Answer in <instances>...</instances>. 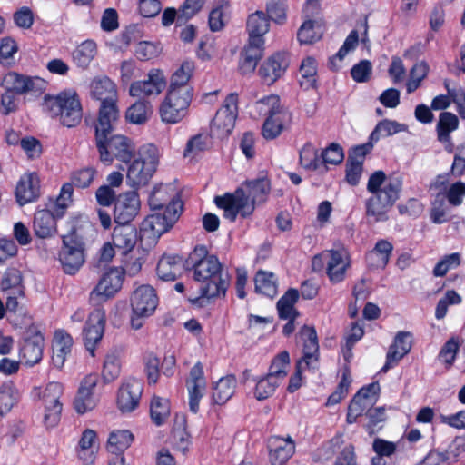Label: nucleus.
<instances>
[{"instance_id": "5701e85b", "label": "nucleus", "mask_w": 465, "mask_h": 465, "mask_svg": "<svg viewBox=\"0 0 465 465\" xmlns=\"http://www.w3.org/2000/svg\"><path fill=\"white\" fill-rule=\"evenodd\" d=\"M143 393V384L135 379H129L123 382L118 391L117 406L124 412L134 411L140 403Z\"/></svg>"}, {"instance_id": "72a5a7b5", "label": "nucleus", "mask_w": 465, "mask_h": 465, "mask_svg": "<svg viewBox=\"0 0 465 465\" xmlns=\"http://www.w3.org/2000/svg\"><path fill=\"white\" fill-rule=\"evenodd\" d=\"M194 69L195 66L193 61H183L172 74L168 90L178 92L184 89L190 95H193V89L189 84V81L193 76Z\"/></svg>"}, {"instance_id": "6ab92c4d", "label": "nucleus", "mask_w": 465, "mask_h": 465, "mask_svg": "<svg viewBox=\"0 0 465 465\" xmlns=\"http://www.w3.org/2000/svg\"><path fill=\"white\" fill-rule=\"evenodd\" d=\"M380 387L377 383H371L366 387L361 388L351 400L347 413L348 423H353L357 418L361 416L364 412L371 410L378 399Z\"/></svg>"}, {"instance_id": "a19ab883", "label": "nucleus", "mask_w": 465, "mask_h": 465, "mask_svg": "<svg viewBox=\"0 0 465 465\" xmlns=\"http://www.w3.org/2000/svg\"><path fill=\"white\" fill-rule=\"evenodd\" d=\"M22 397V392L13 381L0 385V415L4 416L15 408Z\"/></svg>"}, {"instance_id": "09e8293b", "label": "nucleus", "mask_w": 465, "mask_h": 465, "mask_svg": "<svg viewBox=\"0 0 465 465\" xmlns=\"http://www.w3.org/2000/svg\"><path fill=\"white\" fill-rule=\"evenodd\" d=\"M1 290L4 293L25 296L22 273L16 269L7 270L1 281Z\"/></svg>"}, {"instance_id": "9d476101", "label": "nucleus", "mask_w": 465, "mask_h": 465, "mask_svg": "<svg viewBox=\"0 0 465 465\" xmlns=\"http://www.w3.org/2000/svg\"><path fill=\"white\" fill-rule=\"evenodd\" d=\"M317 262H322L325 265L326 274L333 284L345 280L347 272L351 265L349 252L344 248L323 251L321 254L314 256L312 260L314 268Z\"/></svg>"}, {"instance_id": "a18cd8bd", "label": "nucleus", "mask_w": 465, "mask_h": 465, "mask_svg": "<svg viewBox=\"0 0 465 465\" xmlns=\"http://www.w3.org/2000/svg\"><path fill=\"white\" fill-rule=\"evenodd\" d=\"M97 54V45L93 40L81 43L73 52L72 58L74 64L86 69Z\"/></svg>"}, {"instance_id": "6e6d98bb", "label": "nucleus", "mask_w": 465, "mask_h": 465, "mask_svg": "<svg viewBox=\"0 0 465 465\" xmlns=\"http://www.w3.org/2000/svg\"><path fill=\"white\" fill-rule=\"evenodd\" d=\"M405 130V126L393 120L384 119L379 122L370 135L371 143H376L381 138H385Z\"/></svg>"}, {"instance_id": "774afa93", "label": "nucleus", "mask_w": 465, "mask_h": 465, "mask_svg": "<svg viewBox=\"0 0 465 465\" xmlns=\"http://www.w3.org/2000/svg\"><path fill=\"white\" fill-rule=\"evenodd\" d=\"M42 409V423L46 429L56 427L60 420L63 405H39Z\"/></svg>"}, {"instance_id": "13d9d810", "label": "nucleus", "mask_w": 465, "mask_h": 465, "mask_svg": "<svg viewBox=\"0 0 465 465\" xmlns=\"http://www.w3.org/2000/svg\"><path fill=\"white\" fill-rule=\"evenodd\" d=\"M289 367V352L287 351H282L272 359L268 375L281 383V381L287 376Z\"/></svg>"}, {"instance_id": "a211bd4d", "label": "nucleus", "mask_w": 465, "mask_h": 465, "mask_svg": "<svg viewBox=\"0 0 465 465\" xmlns=\"http://www.w3.org/2000/svg\"><path fill=\"white\" fill-rule=\"evenodd\" d=\"M105 323V311L101 307L94 309L85 322L83 340L86 350L92 356L94 355L95 348L104 336Z\"/></svg>"}, {"instance_id": "5fc2aeb1", "label": "nucleus", "mask_w": 465, "mask_h": 465, "mask_svg": "<svg viewBox=\"0 0 465 465\" xmlns=\"http://www.w3.org/2000/svg\"><path fill=\"white\" fill-rule=\"evenodd\" d=\"M322 34V26L319 22L307 20L301 25L297 36L301 44L309 45L320 40Z\"/></svg>"}, {"instance_id": "393cba45", "label": "nucleus", "mask_w": 465, "mask_h": 465, "mask_svg": "<svg viewBox=\"0 0 465 465\" xmlns=\"http://www.w3.org/2000/svg\"><path fill=\"white\" fill-rule=\"evenodd\" d=\"M39 196V178L35 173H24L16 185L15 197L19 205L35 201Z\"/></svg>"}, {"instance_id": "e433bc0d", "label": "nucleus", "mask_w": 465, "mask_h": 465, "mask_svg": "<svg viewBox=\"0 0 465 465\" xmlns=\"http://www.w3.org/2000/svg\"><path fill=\"white\" fill-rule=\"evenodd\" d=\"M246 28L248 40L265 44L264 35L270 28L269 20L262 11H256L248 16Z\"/></svg>"}, {"instance_id": "0e129e2a", "label": "nucleus", "mask_w": 465, "mask_h": 465, "mask_svg": "<svg viewBox=\"0 0 465 465\" xmlns=\"http://www.w3.org/2000/svg\"><path fill=\"white\" fill-rule=\"evenodd\" d=\"M121 373L120 357L115 352H110L105 356L102 375L105 381H112L119 377Z\"/></svg>"}, {"instance_id": "dca6fc26", "label": "nucleus", "mask_w": 465, "mask_h": 465, "mask_svg": "<svg viewBox=\"0 0 465 465\" xmlns=\"http://www.w3.org/2000/svg\"><path fill=\"white\" fill-rule=\"evenodd\" d=\"M103 145L108 154V159L105 160L102 155V151H98L101 162L105 164H111L114 158L123 163H129L135 153V145L133 141L121 134L110 137L105 136L103 141Z\"/></svg>"}, {"instance_id": "864d4df0", "label": "nucleus", "mask_w": 465, "mask_h": 465, "mask_svg": "<svg viewBox=\"0 0 465 465\" xmlns=\"http://www.w3.org/2000/svg\"><path fill=\"white\" fill-rule=\"evenodd\" d=\"M299 292L295 289H290L278 301L277 310L279 316L282 319H295L298 312L294 308V304L298 301Z\"/></svg>"}, {"instance_id": "6e6552de", "label": "nucleus", "mask_w": 465, "mask_h": 465, "mask_svg": "<svg viewBox=\"0 0 465 465\" xmlns=\"http://www.w3.org/2000/svg\"><path fill=\"white\" fill-rule=\"evenodd\" d=\"M132 308L131 325L134 330L140 329L143 319L152 316L158 305L155 290L148 284L136 287L130 297Z\"/></svg>"}, {"instance_id": "49530a36", "label": "nucleus", "mask_w": 465, "mask_h": 465, "mask_svg": "<svg viewBox=\"0 0 465 465\" xmlns=\"http://www.w3.org/2000/svg\"><path fill=\"white\" fill-rule=\"evenodd\" d=\"M459 118L450 112H443L439 115L436 124L438 140L440 143H448L450 140V134L459 128Z\"/></svg>"}, {"instance_id": "4be33fe9", "label": "nucleus", "mask_w": 465, "mask_h": 465, "mask_svg": "<svg viewBox=\"0 0 465 465\" xmlns=\"http://www.w3.org/2000/svg\"><path fill=\"white\" fill-rule=\"evenodd\" d=\"M289 66L287 54L278 52L269 56L261 64L258 74L262 82L268 85L274 84L286 72Z\"/></svg>"}, {"instance_id": "aec40b11", "label": "nucleus", "mask_w": 465, "mask_h": 465, "mask_svg": "<svg viewBox=\"0 0 465 465\" xmlns=\"http://www.w3.org/2000/svg\"><path fill=\"white\" fill-rule=\"evenodd\" d=\"M124 272L122 268L113 267L107 270L92 291L91 300L106 301L113 298L122 288Z\"/></svg>"}, {"instance_id": "39448f33", "label": "nucleus", "mask_w": 465, "mask_h": 465, "mask_svg": "<svg viewBox=\"0 0 465 465\" xmlns=\"http://www.w3.org/2000/svg\"><path fill=\"white\" fill-rule=\"evenodd\" d=\"M159 150L153 144L139 149L137 155L129 164L126 183L134 189L146 185L159 165Z\"/></svg>"}, {"instance_id": "0eeeda50", "label": "nucleus", "mask_w": 465, "mask_h": 465, "mask_svg": "<svg viewBox=\"0 0 465 465\" xmlns=\"http://www.w3.org/2000/svg\"><path fill=\"white\" fill-rule=\"evenodd\" d=\"M183 211L181 200H173L168 203L163 213H156L148 215L142 223L141 232L143 237L157 240L166 232L178 220Z\"/></svg>"}, {"instance_id": "7ed1b4c3", "label": "nucleus", "mask_w": 465, "mask_h": 465, "mask_svg": "<svg viewBox=\"0 0 465 465\" xmlns=\"http://www.w3.org/2000/svg\"><path fill=\"white\" fill-rule=\"evenodd\" d=\"M193 262V278L201 282L200 298H214L224 295L229 277L223 272L222 264L214 255H208L204 246H197L190 256Z\"/></svg>"}, {"instance_id": "c9c22d12", "label": "nucleus", "mask_w": 465, "mask_h": 465, "mask_svg": "<svg viewBox=\"0 0 465 465\" xmlns=\"http://www.w3.org/2000/svg\"><path fill=\"white\" fill-rule=\"evenodd\" d=\"M393 245L387 240H379L373 249L366 255V262L371 269H384L391 256Z\"/></svg>"}, {"instance_id": "bb28decb", "label": "nucleus", "mask_w": 465, "mask_h": 465, "mask_svg": "<svg viewBox=\"0 0 465 465\" xmlns=\"http://www.w3.org/2000/svg\"><path fill=\"white\" fill-rule=\"evenodd\" d=\"M269 448V460L272 465H284L295 451V444L291 437H272Z\"/></svg>"}, {"instance_id": "c85d7f7f", "label": "nucleus", "mask_w": 465, "mask_h": 465, "mask_svg": "<svg viewBox=\"0 0 465 465\" xmlns=\"http://www.w3.org/2000/svg\"><path fill=\"white\" fill-rule=\"evenodd\" d=\"M56 215L50 210H39L35 213L33 230L40 239L53 238L57 233Z\"/></svg>"}, {"instance_id": "f8f14e48", "label": "nucleus", "mask_w": 465, "mask_h": 465, "mask_svg": "<svg viewBox=\"0 0 465 465\" xmlns=\"http://www.w3.org/2000/svg\"><path fill=\"white\" fill-rule=\"evenodd\" d=\"M0 85L5 90L16 94H40L45 89L46 82L38 76L25 75L12 71L2 77Z\"/></svg>"}, {"instance_id": "2f4dec72", "label": "nucleus", "mask_w": 465, "mask_h": 465, "mask_svg": "<svg viewBox=\"0 0 465 465\" xmlns=\"http://www.w3.org/2000/svg\"><path fill=\"white\" fill-rule=\"evenodd\" d=\"M90 90L92 97L101 104L118 101L116 85L107 76L95 77L91 82Z\"/></svg>"}, {"instance_id": "2eb2a0df", "label": "nucleus", "mask_w": 465, "mask_h": 465, "mask_svg": "<svg viewBox=\"0 0 465 465\" xmlns=\"http://www.w3.org/2000/svg\"><path fill=\"white\" fill-rule=\"evenodd\" d=\"M119 119L117 101L101 104L98 111V118L95 124V140L98 150L102 151L103 157L107 160V153L103 145L105 136H109Z\"/></svg>"}, {"instance_id": "c03bdc74", "label": "nucleus", "mask_w": 465, "mask_h": 465, "mask_svg": "<svg viewBox=\"0 0 465 465\" xmlns=\"http://www.w3.org/2000/svg\"><path fill=\"white\" fill-rule=\"evenodd\" d=\"M237 380L233 375L221 378L213 386V399L217 404H223L229 401L235 392Z\"/></svg>"}, {"instance_id": "e2e57ef3", "label": "nucleus", "mask_w": 465, "mask_h": 465, "mask_svg": "<svg viewBox=\"0 0 465 465\" xmlns=\"http://www.w3.org/2000/svg\"><path fill=\"white\" fill-rule=\"evenodd\" d=\"M162 51L160 43L141 41L135 45L134 54L141 61H149L157 58Z\"/></svg>"}, {"instance_id": "8fccbe9b", "label": "nucleus", "mask_w": 465, "mask_h": 465, "mask_svg": "<svg viewBox=\"0 0 465 465\" xmlns=\"http://www.w3.org/2000/svg\"><path fill=\"white\" fill-rule=\"evenodd\" d=\"M359 29L361 30V33L358 29H354L350 32L348 36L345 38L343 45L339 49L340 54H344L347 55L349 53L354 51L360 40L363 45L368 44V24L366 20L359 25Z\"/></svg>"}, {"instance_id": "9b49d317", "label": "nucleus", "mask_w": 465, "mask_h": 465, "mask_svg": "<svg viewBox=\"0 0 465 465\" xmlns=\"http://www.w3.org/2000/svg\"><path fill=\"white\" fill-rule=\"evenodd\" d=\"M58 261L67 274H75L85 261L84 243L74 233L63 236V244L58 252Z\"/></svg>"}, {"instance_id": "cd10ccee", "label": "nucleus", "mask_w": 465, "mask_h": 465, "mask_svg": "<svg viewBox=\"0 0 465 465\" xmlns=\"http://www.w3.org/2000/svg\"><path fill=\"white\" fill-rule=\"evenodd\" d=\"M138 239L136 228L131 223H117L114 228L112 241L114 246L125 254L133 250Z\"/></svg>"}, {"instance_id": "b1692460", "label": "nucleus", "mask_w": 465, "mask_h": 465, "mask_svg": "<svg viewBox=\"0 0 465 465\" xmlns=\"http://www.w3.org/2000/svg\"><path fill=\"white\" fill-rule=\"evenodd\" d=\"M186 386L189 395L190 411L193 413H197L200 401L203 397L206 390L203 367L200 362L194 364L191 369Z\"/></svg>"}, {"instance_id": "338daca9", "label": "nucleus", "mask_w": 465, "mask_h": 465, "mask_svg": "<svg viewBox=\"0 0 465 465\" xmlns=\"http://www.w3.org/2000/svg\"><path fill=\"white\" fill-rule=\"evenodd\" d=\"M279 384L280 382L278 381L267 374L257 381L254 390V397L258 401L268 399L274 393Z\"/></svg>"}, {"instance_id": "7c9ffc66", "label": "nucleus", "mask_w": 465, "mask_h": 465, "mask_svg": "<svg viewBox=\"0 0 465 465\" xmlns=\"http://www.w3.org/2000/svg\"><path fill=\"white\" fill-rule=\"evenodd\" d=\"M411 334L408 331H399L390 346L384 368H390L402 359L411 349Z\"/></svg>"}, {"instance_id": "de8ad7c7", "label": "nucleus", "mask_w": 465, "mask_h": 465, "mask_svg": "<svg viewBox=\"0 0 465 465\" xmlns=\"http://www.w3.org/2000/svg\"><path fill=\"white\" fill-rule=\"evenodd\" d=\"M174 189L172 185L160 184L153 188L150 193L148 203L153 210L161 209L166 203H169L173 200H180L175 198Z\"/></svg>"}, {"instance_id": "4c0bfd02", "label": "nucleus", "mask_w": 465, "mask_h": 465, "mask_svg": "<svg viewBox=\"0 0 465 465\" xmlns=\"http://www.w3.org/2000/svg\"><path fill=\"white\" fill-rule=\"evenodd\" d=\"M73 345L72 337L64 331H56L53 342V364L57 369H61L66 360L67 355L71 352Z\"/></svg>"}, {"instance_id": "680f3d73", "label": "nucleus", "mask_w": 465, "mask_h": 465, "mask_svg": "<svg viewBox=\"0 0 465 465\" xmlns=\"http://www.w3.org/2000/svg\"><path fill=\"white\" fill-rule=\"evenodd\" d=\"M18 52V44L10 37L5 36L0 40V64L11 66L15 64V55Z\"/></svg>"}, {"instance_id": "37998d69", "label": "nucleus", "mask_w": 465, "mask_h": 465, "mask_svg": "<svg viewBox=\"0 0 465 465\" xmlns=\"http://www.w3.org/2000/svg\"><path fill=\"white\" fill-rule=\"evenodd\" d=\"M153 112V105L149 101L139 99L127 108L125 119L134 124H143L149 121Z\"/></svg>"}, {"instance_id": "423d86ee", "label": "nucleus", "mask_w": 465, "mask_h": 465, "mask_svg": "<svg viewBox=\"0 0 465 465\" xmlns=\"http://www.w3.org/2000/svg\"><path fill=\"white\" fill-rule=\"evenodd\" d=\"M303 342L302 356L296 363V370L290 378L288 391L294 392L302 384V371L315 370L319 365V343L316 331L313 327L303 326L300 331Z\"/></svg>"}, {"instance_id": "ea45409f", "label": "nucleus", "mask_w": 465, "mask_h": 465, "mask_svg": "<svg viewBox=\"0 0 465 465\" xmlns=\"http://www.w3.org/2000/svg\"><path fill=\"white\" fill-rule=\"evenodd\" d=\"M231 4L228 0H217L213 3L210 13L208 25L212 32L223 30L231 15Z\"/></svg>"}, {"instance_id": "f03ea898", "label": "nucleus", "mask_w": 465, "mask_h": 465, "mask_svg": "<svg viewBox=\"0 0 465 465\" xmlns=\"http://www.w3.org/2000/svg\"><path fill=\"white\" fill-rule=\"evenodd\" d=\"M402 189L401 175L387 176L382 171L372 173L367 183V191L372 196L366 203V213L374 222L388 220V212L400 197Z\"/></svg>"}, {"instance_id": "58836bf2", "label": "nucleus", "mask_w": 465, "mask_h": 465, "mask_svg": "<svg viewBox=\"0 0 465 465\" xmlns=\"http://www.w3.org/2000/svg\"><path fill=\"white\" fill-rule=\"evenodd\" d=\"M64 393V385L57 381H51L45 388H34L32 394L39 405H63L61 397Z\"/></svg>"}, {"instance_id": "052dcab7", "label": "nucleus", "mask_w": 465, "mask_h": 465, "mask_svg": "<svg viewBox=\"0 0 465 465\" xmlns=\"http://www.w3.org/2000/svg\"><path fill=\"white\" fill-rule=\"evenodd\" d=\"M74 188L72 183H65L62 186L59 195L52 204L53 213L57 218L64 216L65 210L71 204Z\"/></svg>"}, {"instance_id": "3c124183", "label": "nucleus", "mask_w": 465, "mask_h": 465, "mask_svg": "<svg viewBox=\"0 0 465 465\" xmlns=\"http://www.w3.org/2000/svg\"><path fill=\"white\" fill-rule=\"evenodd\" d=\"M97 439L94 430L86 429L82 432L76 448L77 456L85 462H91L94 459L93 446Z\"/></svg>"}, {"instance_id": "4468645a", "label": "nucleus", "mask_w": 465, "mask_h": 465, "mask_svg": "<svg viewBox=\"0 0 465 465\" xmlns=\"http://www.w3.org/2000/svg\"><path fill=\"white\" fill-rule=\"evenodd\" d=\"M98 382L99 376L96 373H89L81 380L73 401V407L76 413L84 415L97 407L99 397L95 394L94 390Z\"/></svg>"}, {"instance_id": "603ef678", "label": "nucleus", "mask_w": 465, "mask_h": 465, "mask_svg": "<svg viewBox=\"0 0 465 465\" xmlns=\"http://www.w3.org/2000/svg\"><path fill=\"white\" fill-rule=\"evenodd\" d=\"M255 290L258 293L273 298L277 294V283L272 272L259 271L254 278Z\"/></svg>"}, {"instance_id": "f704fd0d", "label": "nucleus", "mask_w": 465, "mask_h": 465, "mask_svg": "<svg viewBox=\"0 0 465 465\" xmlns=\"http://www.w3.org/2000/svg\"><path fill=\"white\" fill-rule=\"evenodd\" d=\"M291 115L284 108L276 111L269 115L263 123L262 134L266 140H272L278 137L290 122Z\"/></svg>"}, {"instance_id": "f257e3e1", "label": "nucleus", "mask_w": 465, "mask_h": 465, "mask_svg": "<svg viewBox=\"0 0 465 465\" xmlns=\"http://www.w3.org/2000/svg\"><path fill=\"white\" fill-rule=\"evenodd\" d=\"M271 190V183L266 177L244 183L232 193L216 196L214 203L223 210V216L233 222L238 214L246 217L252 214L256 203H264Z\"/></svg>"}, {"instance_id": "412c9836", "label": "nucleus", "mask_w": 465, "mask_h": 465, "mask_svg": "<svg viewBox=\"0 0 465 465\" xmlns=\"http://www.w3.org/2000/svg\"><path fill=\"white\" fill-rule=\"evenodd\" d=\"M141 201L135 191L120 193L114 203V221L116 223H130L139 213Z\"/></svg>"}, {"instance_id": "473e14b6", "label": "nucleus", "mask_w": 465, "mask_h": 465, "mask_svg": "<svg viewBox=\"0 0 465 465\" xmlns=\"http://www.w3.org/2000/svg\"><path fill=\"white\" fill-rule=\"evenodd\" d=\"M134 440L133 432L126 429H114L110 431L107 441L106 450L114 456H124Z\"/></svg>"}, {"instance_id": "a878e982", "label": "nucleus", "mask_w": 465, "mask_h": 465, "mask_svg": "<svg viewBox=\"0 0 465 465\" xmlns=\"http://www.w3.org/2000/svg\"><path fill=\"white\" fill-rule=\"evenodd\" d=\"M44 344V336L39 331H34L25 339L20 349V357L26 365L33 366L40 362Z\"/></svg>"}, {"instance_id": "ddd939ff", "label": "nucleus", "mask_w": 465, "mask_h": 465, "mask_svg": "<svg viewBox=\"0 0 465 465\" xmlns=\"http://www.w3.org/2000/svg\"><path fill=\"white\" fill-rule=\"evenodd\" d=\"M238 96L230 94L222 107L217 111L211 124V132L217 137L229 135L234 128L238 115Z\"/></svg>"}, {"instance_id": "f3484780", "label": "nucleus", "mask_w": 465, "mask_h": 465, "mask_svg": "<svg viewBox=\"0 0 465 465\" xmlns=\"http://www.w3.org/2000/svg\"><path fill=\"white\" fill-rule=\"evenodd\" d=\"M167 80L163 70L152 68L144 80L134 81L130 84L129 94L132 97L144 98L158 96L166 88Z\"/></svg>"}, {"instance_id": "79ce46f5", "label": "nucleus", "mask_w": 465, "mask_h": 465, "mask_svg": "<svg viewBox=\"0 0 465 465\" xmlns=\"http://www.w3.org/2000/svg\"><path fill=\"white\" fill-rule=\"evenodd\" d=\"M183 272L181 258L163 255L158 262L156 272L163 281H174Z\"/></svg>"}, {"instance_id": "4d7b16f0", "label": "nucleus", "mask_w": 465, "mask_h": 465, "mask_svg": "<svg viewBox=\"0 0 465 465\" xmlns=\"http://www.w3.org/2000/svg\"><path fill=\"white\" fill-rule=\"evenodd\" d=\"M150 411L151 418L156 425L160 426L163 424L171 413L169 400L159 396H153L151 401Z\"/></svg>"}, {"instance_id": "1a4fd4ad", "label": "nucleus", "mask_w": 465, "mask_h": 465, "mask_svg": "<svg viewBox=\"0 0 465 465\" xmlns=\"http://www.w3.org/2000/svg\"><path fill=\"white\" fill-rule=\"evenodd\" d=\"M193 96L184 89L178 92L168 90L158 108L161 121L168 124L181 122L188 114Z\"/></svg>"}, {"instance_id": "bf43d9fd", "label": "nucleus", "mask_w": 465, "mask_h": 465, "mask_svg": "<svg viewBox=\"0 0 465 465\" xmlns=\"http://www.w3.org/2000/svg\"><path fill=\"white\" fill-rule=\"evenodd\" d=\"M300 74L302 76L301 85L304 88H312L315 86L316 84V74H317V63L316 60L308 56L302 61L300 66Z\"/></svg>"}, {"instance_id": "69168bd1", "label": "nucleus", "mask_w": 465, "mask_h": 465, "mask_svg": "<svg viewBox=\"0 0 465 465\" xmlns=\"http://www.w3.org/2000/svg\"><path fill=\"white\" fill-rule=\"evenodd\" d=\"M300 163L307 170H317L321 167L317 149L311 143H306L300 151Z\"/></svg>"}, {"instance_id": "20e7f679", "label": "nucleus", "mask_w": 465, "mask_h": 465, "mask_svg": "<svg viewBox=\"0 0 465 465\" xmlns=\"http://www.w3.org/2000/svg\"><path fill=\"white\" fill-rule=\"evenodd\" d=\"M42 108L50 117L68 128L78 125L83 117V107L74 89H64L55 95L45 94Z\"/></svg>"}, {"instance_id": "c756f323", "label": "nucleus", "mask_w": 465, "mask_h": 465, "mask_svg": "<svg viewBox=\"0 0 465 465\" xmlns=\"http://www.w3.org/2000/svg\"><path fill=\"white\" fill-rule=\"evenodd\" d=\"M264 44L248 40L240 54L239 68L243 74L254 72L262 56Z\"/></svg>"}]
</instances>
